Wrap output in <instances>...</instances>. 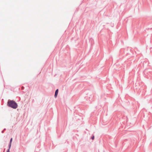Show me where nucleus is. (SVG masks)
Returning <instances> with one entry per match:
<instances>
[{
  "mask_svg": "<svg viewBox=\"0 0 152 152\" xmlns=\"http://www.w3.org/2000/svg\"><path fill=\"white\" fill-rule=\"evenodd\" d=\"M7 152H10V150L9 149H8V151Z\"/></svg>",
  "mask_w": 152,
  "mask_h": 152,
  "instance_id": "423d86ee",
  "label": "nucleus"
},
{
  "mask_svg": "<svg viewBox=\"0 0 152 152\" xmlns=\"http://www.w3.org/2000/svg\"><path fill=\"white\" fill-rule=\"evenodd\" d=\"M58 89H57L56 90L55 93V97H57V95L58 94Z\"/></svg>",
  "mask_w": 152,
  "mask_h": 152,
  "instance_id": "f03ea898",
  "label": "nucleus"
},
{
  "mask_svg": "<svg viewBox=\"0 0 152 152\" xmlns=\"http://www.w3.org/2000/svg\"><path fill=\"white\" fill-rule=\"evenodd\" d=\"M94 136H92V137H91V139L92 140H94Z\"/></svg>",
  "mask_w": 152,
  "mask_h": 152,
  "instance_id": "39448f33",
  "label": "nucleus"
},
{
  "mask_svg": "<svg viewBox=\"0 0 152 152\" xmlns=\"http://www.w3.org/2000/svg\"><path fill=\"white\" fill-rule=\"evenodd\" d=\"M8 104L9 106L14 109H16L18 105L17 104L13 101L11 100L8 101Z\"/></svg>",
  "mask_w": 152,
  "mask_h": 152,
  "instance_id": "f257e3e1",
  "label": "nucleus"
},
{
  "mask_svg": "<svg viewBox=\"0 0 152 152\" xmlns=\"http://www.w3.org/2000/svg\"><path fill=\"white\" fill-rule=\"evenodd\" d=\"M12 140V138H11L10 140V143H11Z\"/></svg>",
  "mask_w": 152,
  "mask_h": 152,
  "instance_id": "7ed1b4c3",
  "label": "nucleus"
},
{
  "mask_svg": "<svg viewBox=\"0 0 152 152\" xmlns=\"http://www.w3.org/2000/svg\"><path fill=\"white\" fill-rule=\"evenodd\" d=\"M11 143H10L9 145V149H10V148L11 147Z\"/></svg>",
  "mask_w": 152,
  "mask_h": 152,
  "instance_id": "20e7f679",
  "label": "nucleus"
}]
</instances>
